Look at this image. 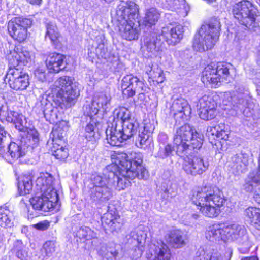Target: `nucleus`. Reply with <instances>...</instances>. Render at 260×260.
<instances>
[{
  "label": "nucleus",
  "instance_id": "nucleus-47",
  "mask_svg": "<svg viewBox=\"0 0 260 260\" xmlns=\"http://www.w3.org/2000/svg\"><path fill=\"white\" fill-rule=\"evenodd\" d=\"M129 236L133 237L134 239L137 241L139 245H142L145 243L147 234L142 230H137L131 232Z\"/></svg>",
  "mask_w": 260,
  "mask_h": 260
},
{
  "label": "nucleus",
  "instance_id": "nucleus-37",
  "mask_svg": "<svg viewBox=\"0 0 260 260\" xmlns=\"http://www.w3.org/2000/svg\"><path fill=\"white\" fill-rule=\"evenodd\" d=\"M107 172L109 171L105 170V176L93 175L91 178V183L93 187L91 188H101L104 187H110L111 186V181L109 180L108 177Z\"/></svg>",
  "mask_w": 260,
  "mask_h": 260
},
{
  "label": "nucleus",
  "instance_id": "nucleus-17",
  "mask_svg": "<svg viewBox=\"0 0 260 260\" xmlns=\"http://www.w3.org/2000/svg\"><path fill=\"white\" fill-rule=\"evenodd\" d=\"M34 57L33 53L24 48L17 47L10 51L8 55L9 66L14 67H20L21 63L25 64L31 61Z\"/></svg>",
  "mask_w": 260,
  "mask_h": 260
},
{
  "label": "nucleus",
  "instance_id": "nucleus-44",
  "mask_svg": "<svg viewBox=\"0 0 260 260\" xmlns=\"http://www.w3.org/2000/svg\"><path fill=\"white\" fill-rule=\"evenodd\" d=\"M77 236L80 239L88 240L96 237V234L91 229L87 226L80 228L77 232Z\"/></svg>",
  "mask_w": 260,
  "mask_h": 260
},
{
  "label": "nucleus",
  "instance_id": "nucleus-24",
  "mask_svg": "<svg viewBox=\"0 0 260 260\" xmlns=\"http://www.w3.org/2000/svg\"><path fill=\"white\" fill-rule=\"evenodd\" d=\"M65 56L55 52L49 54L46 60V67L50 73H58L64 69Z\"/></svg>",
  "mask_w": 260,
  "mask_h": 260
},
{
  "label": "nucleus",
  "instance_id": "nucleus-43",
  "mask_svg": "<svg viewBox=\"0 0 260 260\" xmlns=\"http://www.w3.org/2000/svg\"><path fill=\"white\" fill-rule=\"evenodd\" d=\"M12 224L11 212L7 209H0V226L8 228L10 227Z\"/></svg>",
  "mask_w": 260,
  "mask_h": 260
},
{
  "label": "nucleus",
  "instance_id": "nucleus-42",
  "mask_svg": "<svg viewBox=\"0 0 260 260\" xmlns=\"http://www.w3.org/2000/svg\"><path fill=\"white\" fill-rule=\"evenodd\" d=\"M152 142L151 135L144 133L143 131H139V135L136 140V145L140 148H145L149 146Z\"/></svg>",
  "mask_w": 260,
  "mask_h": 260
},
{
  "label": "nucleus",
  "instance_id": "nucleus-3",
  "mask_svg": "<svg viewBox=\"0 0 260 260\" xmlns=\"http://www.w3.org/2000/svg\"><path fill=\"white\" fill-rule=\"evenodd\" d=\"M191 201L203 215L213 218L219 215V208L223 205L224 199L211 187L204 186L192 190Z\"/></svg>",
  "mask_w": 260,
  "mask_h": 260
},
{
  "label": "nucleus",
  "instance_id": "nucleus-57",
  "mask_svg": "<svg viewBox=\"0 0 260 260\" xmlns=\"http://www.w3.org/2000/svg\"><path fill=\"white\" fill-rule=\"evenodd\" d=\"M6 111V116H3L4 117H6L7 121L11 123H15L17 120V117L18 116V113L14 112V111H10L7 112Z\"/></svg>",
  "mask_w": 260,
  "mask_h": 260
},
{
  "label": "nucleus",
  "instance_id": "nucleus-49",
  "mask_svg": "<svg viewBox=\"0 0 260 260\" xmlns=\"http://www.w3.org/2000/svg\"><path fill=\"white\" fill-rule=\"evenodd\" d=\"M233 251L231 248H228L223 255L217 252L212 253L211 252L210 260H230Z\"/></svg>",
  "mask_w": 260,
  "mask_h": 260
},
{
  "label": "nucleus",
  "instance_id": "nucleus-31",
  "mask_svg": "<svg viewBox=\"0 0 260 260\" xmlns=\"http://www.w3.org/2000/svg\"><path fill=\"white\" fill-rule=\"evenodd\" d=\"M112 197L110 187L91 188L90 198L94 201L105 202L110 200Z\"/></svg>",
  "mask_w": 260,
  "mask_h": 260
},
{
  "label": "nucleus",
  "instance_id": "nucleus-52",
  "mask_svg": "<svg viewBox=\"0 0 260 260\" xmlns=\"http://www.w3.org/2000/svg\"><path fill=\"white\" fill-rule=\"evenodd\" d=\"M151 75L152 76L154 81L156 82L157 83H161L165 80L163 71L159 68H156Z\"/></svg>",
  "mask_w": 260,
  "mask_h": 260
},
{
  "label": "nucleus",
  "instance_id": "nucleus-38",
  "mask_svg": "<svg viewBox=\"0 0 260 260\" xmlns=\"http://www.w3.org/2000/svg\"><path fill=\"white\" fill-rule=\"evenodd\" d=\"M47 32L46 38L48 37L52 44L57 45L60 37L56 25L52 22H49L46 25Z\"/></svg>",
  "mask_w": 260,
  "mask_h": 260
},
{
  "label": "nucleus",
  "instance_id": "nucleus-51",
  "mask_svg": "<svg viewBox=\"0 0 260 260\" xmlns=\"http://www.w3.org/2000/svg\"><path fill=\"white\" fill-rule=\"evenodd\" d=\"M53 154L56 158L63 159L67 157L68 152L67 148L63 146H60L56 150H53Z\"/></svg>",
  "mask_w": 260,
  "mask_h": 260
},
{
  "label": "nucleus",
  "instance_id": "nucleus-22",
  "mask_svg": "<svg viewBox=\"0 0 260 260\" xmlns=\"http://www.w3.org/2000/svg\"><path fill=\"white\" fill-rule=\"evenodd\" d=\"M205 237L207 240L213 243H225L226 237L225 236L224 225L214 224L209 226L205 232Z\"/></svg>",
  "mask_w": 260,
  "mask_h": 260
},
{
  "label": "nucleus",
  "instance_id": "nucleus-13",
  "mask_svg": "<svg viewBox=\"0 0 260 260\" xmlns=\"http://www.w3.org/2000/svg\"><path fill=\"white\" fill-rule=\"evenodd\" d=\"M121 86L123 95L126 98L132 97L136 93L143 96V92L145 87L142 81L132 75H127L123 78Z\"/></svg>",
  "mask_w": 260,
  "mask_h": 260
},
{
  "label": "nucleus",
  "instance_id": "nucleus-29",
  "mask_svg": "<svg viewBox=\"0 0 260 260\" xmlns=\"http://www.w3.org/2000/svg\"><path fill=\"white\" fill-rule=\"evenodd\" d=\"M96 41L100 40L98 46L96 43L89 44L88 48V55L91 59L95 58H105V49L104 47V36L103 34L98 35L96 37Z\"/></svg>",
  "mask_w": 260,
  "mask_h": 260
},
{
  "label": "nucleus",
  "instance_id": "nucleus-61",
  "mask_svg": "<svg viewBox=\"0 0 260 260\" xmlns=\"http://www.w3.org/2000/svg\"><path fill=\"white\" fill-rule=\"evenodd\" d=\"M220 128L219 125H216L215 126H210L207 128V132L211 133L212 135H215L217 137L218 136L219 130Z\"/></svg>",
  "mask_w": 260,
  "mask_h": 260
},
{
  "label": "nucleus",
  "instance_id": "nucleus-58",
  "mask_svg": "<svg viewBox=\"0 0 260 260\" xmlns=\"http://www.w3.org/2000/svg\"><path fill=\"white\" fill-rule=\"evenodd\" d=\"M33 226L37 230L44 231L48 229L50 226V222L47 220H44L34 224Z\"/></svg>",
  "mask_w": 260,
  "mask_h": 260
},
{
  "label": "nucleus",
  "instance_id": "nucleus-26",
  "mask_svg": "<svg viewBox=\"0 0 260 260\" xmlns=\"http://www.w3.org/2000/svg\"><path fill=\"white\" fill-rule=\"evenodd\" d=\"M168 244L174 248H180L187 243V238L183 232L179 230L170 231L165 236Z\"/></svg>",
  "mask_w": 260,
  "mask_h": 260
},
{
  "label": "nucleus",
  "instance_id": "nucleus-5",
  "mask_svg": "<svg viewBox=\"0 0 260 260\" xmlns=\"http://www.w3.org/2000/svg\"><path fill=\"white\" fill-rule=\"evenodd\" d=\"M220 27L219 20L215 18H212L209 24L202 25L195 35L194 49L202 52L212 49L218 39Z\"/></svg>",
  "mask_w": 260,
  "mask_h": 260
},
{
  "label": "nucleus",
  "instance_id": "nucleus-36",
  "mask_svg": "<svg viewBox=\"0 0 260 260\" xmlns=\"http://www.w3.org/2000/svg\"><path fill=\"white\" fill-rule=\"evenodd\" d=\"M159 17L158 11L156 8H151L146 10L143 23L145 26H151L158 21Z\"/></svg>",
  "mask_w": 260,
  "mask_h": 260
},
{
  "label": "nucleus",
  "instance_id": "nucleus-46",
  "mask_svg": "<svg viewBox=\"0 0 260 260\" xmlns=\"http://www.w3.org/2000/svg\"><path fill=\"white\" fill-rule=\"evenodd\" d=\"M32 188V181L29 177L25 178L22 181V183L19 182L18 184V189L21 194H29Z\"/></svg>",
  "mask_w": 260,
  "mask_h": 260
},
{
  "label": "nucleus",
  "instance_id": "nucleus-30",
  "mask_svg": "<svg viewBox=\"0 0 260 260\" xmlns=\"http://www.w3.org/2000/svg\"><path fill=\"white\" fill-rule=\"evenodd\" d=\"M103 223L107 224L111 231L119 229L122 225V219L115 211L110 210L102 218Z\"/></svg>",
  "mask_w": 260,
  "mask_h": 260
},
{
  "label": "nucleus",
  "instance_id": "nucleus-63",
  "mask_svg": "<svg viewBox=\"0 0 260 260\" xmlns=\"http://www.w3.org/2000/svg\"><path fill=\"white\" fill-rule=\"evenodd\" d=\"M23 119H24V117L22 115L18 114V116L17 117V120L15 123H18L20 124L21 126H25L24 125V121L23 120Z\"/></svg>",
  "mask_w": 260,
  "mask_h": 260
},
{
  "label": "nucleus",
  "instance_id": "nucleus-64",
  "mask_svg": "<svg viewBox=\"0 0 260 260\" xmlns=\"http://www.w3.org/2000/svg\"><path fill=\"white\" fill-rule=\"evenodd\" d=\"M240 260H259L257 256H245L241 258Z\"/></svg>",
  "mask_w": 260,
  "mask_h": 260
},
{
  "label": "nucleus",
  "instance_id": "nucleus-9",
  "mask_svg": "<svg viewBox=\"0 0 260 260\" xmlns=\"http://www.w3.org/2000/svg\"><path fill=\"white\" fill-rule=\"evenodd\" d=\"M196 130L188 124H185L177 129L174 137V143L177 146V154L183 156L189 154V139H191Z\"/></svg>",
  "mask_w": 260,
  "mask_h": 260
},
{
  "label": "nucleus",
  "instance_id": "nucleus-48",
  "mask_svg": "<svg viewBox=\"0 0 260 260\" xmlns=\"http://www.w3.org/2000/svg\"><path fill=\"white\" fill-rule=\"evenodd\" d=\"M210 253L206 248L200 247L197 249L193 260H210Z\"/></svg>",
  "mask_w": 260,
  "mask_h": 260
},
{
  "label": "nucleus",
  "instance_id": "nucleus-34",
  "mask_svg": "<svg viewBox=\"0 0 260 260\" xmlns=\"http://www.w3.org/2000/svg\"><path fill=\"white\" fill-rule=\"evenodd\" d=\"M245 215L253 226L260 230V209L256 207H249L245 211Z\"/></svg>",
  "mask_w": 260,
  "mask_h": 260
},
{
  "label": "nucleus",
  "instance_id": "nucleus-10",
  "mask_svg": "<svg viewBox=\"0 0 260 260\" xmlns=\"http://www.w3.org/2000/svg\"><path fill=\"white\" fill-rule=\"evenodd\" d=\"M182 164L183 170L188 174L193 176L200 175L205 172L208 168V162H204L201 157L191 154H184Z\"/></svg>",
  "mask_w": 260,
  "mask_h": 260
},
{
  "label": "nucleus",
  "instance_id": "nucleus-35",
  "mask_svg": "<svg viewBox=\"0 0 260 260\" xmlns=\"http://www.w3.org/2000/svg\"><path fill=\"white\" fill-rule=\"evenodd\" d=\"M172 9L176 12L179 18L186 17L190 10L189 5L184 0H173Z\"/></svg>",
  "mask_w": 260,
  "mask_h": 260
},
{
  "label": "nucleus",
  "instance_id": "nucleus-16",
  "mask_svg": "<svg viewBox=\"0 0 260 260\" xmlns=\"http://www.w3.org/2000/svg\"><path fill=\"white\" fill-rule=\"evenodd\" d=\"M199 116L205 120L213 119L216 114L217 104L213 98L205 95L199 100Z\"/></svg>",
  "mask_w": 260,
  "mask_h": 260
},
{
  "label": "nucleus",
  "instance_id": "nucleus-8",
  "mask_svg": "<svg viewBox=\"0 0 260 260\" xmlns=\"http://www.w3.org/2000/svg\"><path fill=\"white\" fill-rule=\"evenodd\" d=\"M5 81L10 88L17 91L25 90L29 85V76L21 67L9 66Z\"/></svg>",
  "mask_w": 260,
  "mask_h": 260
},
{
  "label": "nucleus",
  "instance_id": "nucleus-15",
  "mask_svg": "<svg viewBox=\"0 0 260 260\" xmlns=\"http://www.w3.org/2000/svg\"><path fill=\"white\" fill-rule=\"evenodd\" d=\"M26 147L23 145L21 141L17 143L11 142L7 148V151L3 149L0 148V155L10 163L18 160L20 162H23L21 158L26 154Z\"/></svg>",
  "mask_w": 260,
  "mask_h": 260
},
{
  "label": "nucleus",
  "instance_id": "nucleus-56",
  "mask_svg": "<svg viewBox=\"0 0 260 260\" xmlns=\"http://www.w3.org/2000/svg\"><path fill=\"white\" fill-rule=\"evenodd\" d=\"M89 108V110L87 111V114L90 117H92L95 115H96L100 109H101L99 105H93V101H92L91 106L87 105L86 106V108L87 109Z\"/></svg>",
  "mask_w": 260,
  "mask_h": 260
},
{
  "label": "nucleus",
  "instance_id": "nucleus-19",
  "mask_svg": "<svg viewBox=\"0 0 260 260\" xmlns=\"http://www.w3.org/2000/svg\"><path fill=\"white\" fill-rule=\"evenodd\" d=\"M248 160L249 155L241 152L232 156L228 161V166L232 173L239 175L246 171Z\"/></svg>",
  "mask_w": 260,
  "mask_h": 260
},
{
  "label": "nucleus",
  "instance_id": "nucleus-55",
  "mask_svg": "<svg viewBox=\"0 0 260 260\" xmlns=\"http://www.w3.org/2000/svg\"><path fill=\"white\" fill-rule=\"evenodd\" d=\"M35 77L39 81L44 82L46 80L45 69L44 68H39L35 71Z\"/></svg>",
  "mask_w": 260,
  "mask_h": 260
},
{
  "label": "nucleus",
  "instance_id": "nucleus-45",
  "mask_svg": "<svg viewBox=\"0 0 260 260\" xmlns=\"http://www.w3.org/2000/svg\"><path fill=\"white\" fill-rule=\"evenodd\" d=\"M95 125L93 123H89L85 127V137L88 141H95L99 138V134L95 131Z\"/></svg>",
  "mask_w": 260,
  "mask_h": 260
},
{
  "label": "nucleus",
  "instance_id": "nucleus-27",
  "mask_svg": "<svg viewBox=\"0 0 260 260\" xmlns=\"http://www.w3.org/2000/svg\"><path fill=\"white\" fill-rule=\"evenodd\" d=\"M106 134L108 143L111 146H119L123 141L127 140L116 125L112 124L111 127L108 126Z\"/></svg>",
  "mask_w": 260,
  "mask_h": 260
},
{
  "label": "nucleus",
  "instance_id": "nucleus-33",
  "mask_svg": "<svg viewBox=\"0 0 260 260\" xmlns=\"http://www.w3.org/2000/svg\"><path fill=\"white\" fill-rule=\"evenodd\" d=\"M113 116L114 120L112 124L116 125L117 126L123 124L126 120L132 119L130 112L125 107L115 109L114 111Z\"/></svg>",
  "mask_w": 260,
  "mask_h": 260
},
{
  "label": "nucleus",
  "instance_id": "nucleus-60",
  "mask_svg": "<svg viewBox=\"0 0 260 260\" xmlns=\"http://www.w3.org/2000/svg\"><path fill=\"white\" fill-rule=\"evenodd\" d=\"M173 149L170 145H167L165 146L164 150H163V154H161L160 152V156L162 157H165L170 156L172 152Z\"/></svg>",
  "mask_w": 260,
  "mask_h": 260
},
{
  "label": "nucleus",
  "instance_id": "nucleus-21",
  "mask_svg": "<svg viewBox=\"0 0 260 260\" xmlns=\"http://www.w3.org/2000/svg\"><path fill=\"white\" fill-rule=\"evenodd\" d=\"M183 27L178 25L174 27L172 25L163 27L161 36L169 45H175L183 38Z\"/></svg>",
  "mask_w": 260,
  "mask_h": 260
},
{
  "label": "nucleus",
  "instance_id": "nucleus-39",
  "mask_svg": "<svg viewBox=\"0 0 260 260\" xmlns=\"http://www.w3.org/2000/svg\"><path fill=\"white\" fill-rule=\"evenodd\" d=\"M110 100L111 96L109 93L101 92L95 95L92 101L93 105H98L101 109L106 110Z\"/></svg>",
  "mask_w": 260,
  "mask_h": 260
},
{
  "label": "nucleus",
  "instance_id": "nucleus-1",
  "mask_svg": "<svg viewBox=\"0 0 260 260\" xmlns=\"http://www.w3.org/2000/svg\"><path fill=\"white\" fill-rule=\"evenodd\" d=\"M112 163L106 167L109 171L108 177L111 181V186L120 191L130 185V180L137 177L146 179L148 171L142 166V154L133 152L128 155L120 152H114L111 156Z\"/></svg>",
  "mask_w": 260,
  "mask_h": 260
},
{
  "label": "nucleus",
  "instance_id": "nucleus-40",
  "mask_svg": "<svg viewBox=\"0 0 260 260\" xmlns=\"http://www.w3.org/2000/svg\"><path fill=\"white\" fill-rule=\"evenodd\" d=\"M56 245L53 241H47L43 245L41 250V257L43 259L50 257L55 251Z\"/></svg>",
  "mask_w": 260,
  "mask_h": 260
},
{
  "label": "nucleus",
  "instance_id": "nucleus-14",
  "mask_svg": "<svg viewBox=\"0 0 260 260\" xmlns=\"http://www.w3.org/2000/svg\"><path fill=\"white\" fill-rule=\"evenodd\" d=\"M51 194L48 193L37 191L36 196L30 199V202L33 208L37 210L45 212L52 211L57 205L58 197L56 196V200L53 201Z\"/></svg>",
  "mask_w": 260,
  "mask_h": 260
},
{
  "label": "nucleus",
  "instance_id": "nucleus-23",
  "mask_svg": "<svg viewBox=\"0 0 260 260\" xmlns=\"http://www.w3.org/2000/svg\"><path fill=\"white\" fill-rule=\"evenodd\" d=\"M235 89L236 94H234V95L237 101L234 100L235 104L241 111H243L244 114H246L249 111L248 107V102L250 99L249 92L243 85L239 84L235 85Z\"/></svg>",
  "mask_w": 260,
  "mask_h": 260
},
{
  "label": "nucleus",
  "instance_id": "nucleus-50",
  "mask_svg": "<svg viewBox=\"0 0 260 260\" xmlns=\"http://www.w3.org/2000/svg\"><path fill=\"white\" fill-rule=\"evenodd\" d=\"M219 96L223 104L225 105H228L231 104H234L235 105L236 104L234 100L237 101L236 100V96L235 95L233 96V94L229 91L221 93Z\"/></svg>",
  "mask_w": 260,
  "mask_h": 260
},
{
  "label": "nucleus",
  "instance_id": "nucleus-18",
  "mask_svg": "<svg viewBox=\"0 0 260 260\" xmlns=\"http://www.w3.org/2000/svg\"><path fill=\"white\" fill-rule=\"evenodd\" d=\"M53 177L48 173H41L36 180L37 191L48 193L51 194L52 200H56L58 196L53 187Z\"/></svg>",
  "mask_w": 260,
  "mask_h": 260
},
{
  "label": "nucleus",
  "instance_id": "nucleus-20",
  "mask_svg": "<svg viewBox=\"0 0 260 260\" xmlns=\"http://www.w3.org/2000/svg\"><path fill=\"white\" fill-rule=\"evenodd\" d=\"M171 253L168 246L162 242L150 245L147 258L149 260H170Z\"/></svg>",
  "mask_w": 260,
  "mask_h": 260
},
{
  "label": "nucleus",
  "instance_id": "nucleus-54",
  "mask_svg": "<svg viewBox=\"0 0 260 260\" xmlns=\"http://www.w3.org/2000/svg\"><path fill=\"white\" fill-rule=\"evenodd\" d=\"M199 217V214L192 212L187 213L186 215H184L183 217L184 221L185 222L186 224L194 223Z\"/></svg>",
  "mask_w": 260,
  "mask_h": 260
},
{
  "label": "nucleus",
  "instance_id": "nucleus-6",
  "mask_svg": "<svg viewBox=\"0 0 260 260\" xmlns=\"http://www.w3.org/2000/svg\"><path fill=\"white\" fill-rule=\"evenodd\" d=\"M231 65L225 62L211 63L206 67L202 72L201 80L205 84H210L212 87L220 86L223 83H228L232 77L230 70Z\"/></svg>",
  "mask_w": 260,
  "mask_h": 260
},
{
  "label": "nucleus",
  "instance_id": "nucleus-4",
  "mask_svg": "<svg viewBox=\"0 0 260 260\" xmlns=\"http://www.w3.org/2000/svg\"><path fill=\"white\" fill-rule=\"evenodd\" d=\"M78 85L73 77L63 76L54 82L51 88L52 94L59 105L70 107L80 95Z\"/></svg>",
  "mask_w": 260,
  "mask_h": 260
},
{
  "label": "nucleus",
  "instance_id": "nucleus-59",
  "mask_svg": "<svg viewBox=\"0 0 260 260\" xmlns=\"http://www.w3.org/2000/svg\"><path fill=\"white\" fill-rule=\"evenodd\" d=\"M155 127L153 124L150 122H147L144 123L143 127H142L139 131H143L145 133L151 135Z\"/></svg>",
  "mask_w": 260,
  "mask_h": 260
},
{
  "label": "nucleus",
  "instance_id": "nucleus-62",
  "mask_svg": "<svg viewBox=\"0 0 260 260\" xmlns=\"http://www.w3.org/2000/svg\"><path fill=\"white\" fill-rule=\"evenodd\" d=\"M217 138L223 139V140H227L229 138V132L226 131L225 130H219L218 133Z\"/></svg>",
  "mask_w": 260,
  "mask_h": 260
},
{
  "label": "nucleus",
  "instance_id": "nucleus-7",
  "mask_svg": "<svg viewBox=\"0 0 260 260\" xmlns=\"http://www.w3.org/2000/svg\"><path fill=\"white\" fill-rule=\"evenodd\" d=\"M232 13L240 24L249 28L255 26L256 19L259 13L257 8L247 0L235 3L232 6Z\"/></svg>",
  "mask_w": 260,
  "mask_h": 260
},
{
  "label": "nucleus",
  "instance_id": "nucleus-2",
  "mask_svg": "<svg viewBox=\"0 0 260 260\" xmlns=\"http://www.w3.org/2000/svg\"><path fill=\"white\" fill-rule=\"evenodd\" d=\"M138 8L133 2H122L116 10V19L121 37L126 40H137L140 32L137 20Z\"/></svg>",
  "mask_w": 260,
  "mask_h": 260
},
{
  "label": "nucleus",
  "instance_id": "nucleus-41",
  "mask_svg": "<svg viewBox=\"0 0 260 260\" xmlns=\"http://www.w3.org/2000/svg\"><path fill=\"white\" fill-rule=\"evenodd\" d=\"M189 147L190 148V150L189 151V154H191L192 149L194 150H199L202 145L203 143V136L199 133H197L196 131L193 133V135H192V137H191V139H189Z\"/></svg>",
  "mask_w": 260,
  "mask_h": 260
},
{
  "label": "nucleus",
  "instance_id": "nucleus-53",
  "mask_svg": "<svg viewBox=\"0 0 260 260\" xmlns=\"http://www.w3.org/2000/svg\"><path fill=\"white\" fill-rule=\"evenodd\" d=\"M9 139V134L0 125V148L4 147L5 144H8Z\"/></svg>",
  "mask_w": 260,
  "mask_h": 260
},
{
  "label": "nucleus",
  "instance_id": "nucleus-25",
  "mask_svg": "<svg viewBox=\"0 0 260 260\" xmlns=\"http://www.w3.org/2000/svg\"><path fill=\"white\" fill-rule=\"evenodd\" d=\"M225 242L233 241L240 239L247 240L246 230L238 224H232L227 226L224 225Z\"/></svg>",
  "mask_w": 260,
  "mask_h": 260
},
{
  "label": "nucleus",
  "instance_id": "nucleus-28",
  "mask_svg": "<svg viewBox=\"0 0 260 260\" xmlns=\"http://www.w3.org/2000/svg\"><path fill=\"white\" fill-rule=\"evenodd\" d=\"M144 45L147 51L151 54L150 56L161 55L163 50L162 42L157 36L147 37L144 40Z\"/></svg>",
  "mask_w": 260,
  "mask_h": 260
},
{
  "label": "nucleus",
  "instance_id": "nucleus-11",
  "mask_svg": "<svg viewBox=\"0 0 260 260\" xmlns=\"http://www.w3.org/2000/svg\"><path fill=\"white\" fill-rule=\"evenodd\" d=\"M32 24V20L26 18H16L14 21L9 23L8 29L11 36L19 42L25 40L27 28Z\"/></svg>",
  "mask_w": 260,
  "mask_h": 260
},
{
  "label": "nucleus",
  "instance_id": "nucleus-32",
  "mask_svg": "<svg viewBox=\"0 0 260 260\" xmlns=\"http://www.w3.org/2000/svg\"><path fill=\"white\" fill-rule=\"evenodd\" d=\"M138 122L134 119L126 120L123 124L118 126L121 130L124 137L127 140L134 135L139 128Z\"/></svg>",
  "mask_w": 260,
  "mask_h": 260
},
{
  "label": "nucleus",
  "instance_id": "nucleus-12",
  "mask_svg": "<svg viewBox=\"0 0 260 260\" xmlns=\"http://www.w3.org/2000/svg\"><path fill=\"white\" fill-rule=\"evenodd\" d=\"M170 107V112L176 122L179 123L188 119L191 114V109L188 102L181 97L173 98Z\"/></svg>",
  "mask_w": 260,
  "mask_h": 260
}]
</instances>
